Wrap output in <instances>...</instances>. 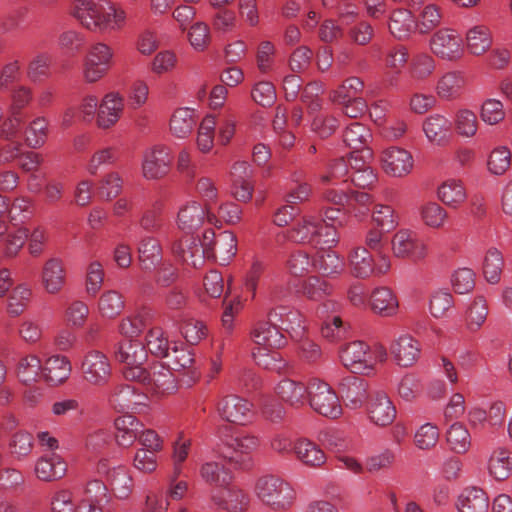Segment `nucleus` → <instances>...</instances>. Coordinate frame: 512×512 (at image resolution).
Masks as SVG:
<instances>
[{
    "mask_svg": "<svg viewBox=\"0 0 512 512\" xmlns=\"http://www.w3.org/2000/svg\"><path fill=\"white\" fill-rule=\"evenodd\" d=\"M34 471L42 481H55L66 474L67 464L60 455L51 452L37 460Z\"/></svg>",
    "mask_w": 512,
    "mask_h": 512,
    "instance_id": "nucleus-34",
    "label": "nucleus"
},
{
    "mask_svg": "<svg viewBox=\"0 0 512 512\" xmlns=\"http://www.w3.org/2000/svg\"><path fill=\"white\" fill-rule=\"evenodd\" d=\"M114 427L116 443L128 448L138 439L144 425L135 416L125 414L115 419Z\"/></svg>",
    "mask_w": 512,
    "mask_h": 512,
    "instance_id": "nucleus-31",
    "label": "nucleus"
},
{
    "mask_svg": "<svg viewBox=\"0 0 512 512\" xmlns=\"http://www.w3.org/2000/svg\"><path fill=\"white\" fill-rule=\"evenodd\" d=\"M209 503L216 510L244 512L250 505L249 495L233 482L219 489H212Z\"/></svg>",
    "mask_w": 512,
    "mask_h": 512,
    "instance_id": "nucleus-9",
    "label": "nucleus"
},
{
    "mask_svg": "<svg viewBox=\"0 0 512 512\" xmlns=\"http://www.w3.org/2000/svg\"><path fill=\"white\" fill-rule=\"evenodd\" d=\"M172 250L184 263L194 268L204 263L203 245L195 239L180 240L173 244Z\"/></svg>",
    "mask_w": 512,
    "mask_h": 512,
    "instance_id": "nucleus-42",
    "label": "nucleus"
},
{
    "mask_svg": "<svg viewBox=\"0 0 512 512\" xmlns=\"http://www.w3.org/2000/svg\"><path fill=\"white\" fill-rule=\"evenodd\" d=\"M33 99L31 88L20 85L13 89L11 93V104L8 109V116L4 121L3 132L6 136H17L25 121L23 109L30 104Z\"/></svg>",
    "mask_w": 512,
    "mask_h": 512,
    "instance_id": "nucleus-12",
    "label": "nucleus"
},
{
    "mask_svg": "<svg viewBox=\"0 0 512 512\" xmlns=\"http://www.w3.org/2000/svg\"><path fill=\"white\" fill-rule=\"evenodd\" d=\"M253 493L266 507L274 512H285L292 508L296 500V491L285 479L266 474L256 479Z\"/></svg>",
    "mask_w": 512,
    "mask_h": 512,
    "instance_id": "nucleus-2",
    "label": "nucleus"
},
{
    "mask_svg": "<svg viewBox=\"0 0 512 512\" xmlns=\"http://www.w3.org/2000/svg\"><path fill=\"white\" fill-rule=\"evenodd\" d=\"M84 380L93 386H104L112 375L109 358L99 350L88 351L81 362Z\"/></svg>",
    "mask_w": 512,
    "mask_h": 512,
    "instance_id": "nucleus-13",
    "label": "nucleus"
},
{
    "mask_svg": "<svg viewBox=\"0 0 512 512\" xmlns=\"http://www.w3.org/2000/svg\"><path fill=\"white\" fill-rule=\"evenodd\" d=\"M285 237L295 243L319 245L327 244L329 247L337 242L335 229L324 224L320 216L304 214L286 232Z\"/></svg>",
    "mask_w": 512,
    "mask_h": 512,
    "instance_id": "nucleus-3",
    "label": "nucleus"
},
{
    "mask_svg": "<svg viewBox=\"0 0 512 512\" xmlns=\"http://www.w3.org/2000/svg\"><path fill=\"white\" fill-rule=\"evenodd\" d=\"M348 267L353 277L368 279L374 274V257L362 246L353 248L347 257Z\"/></svg>",
    "mask_w": 512,
    "mask_h": 512,
    "instance_id": "nucleus-36",
    "label": "nucleus"
},
{
    "mask_svg": "<svg viewBox=\"0 0 512 512\" xmlns=\"http://www.w3.org/2000/svg\"><path fill=\"white\" fill-rule=\"evenodd\" d=\"M298 461L309 468H321L327 461L325 452L319 445L307 438H300L293 445Z\"/></svg>",
    "mask_w": 512,
    "mask_h": 512,
    "instance_id": "nucleus-33",
    "label": "nucleus"
},
{
    "mask_svg": "<svg viewBox=\"0 0 512 512\" xmlns=\"http://www.w3.org/2000/svg\"><path fill=\"white\" fill-rule=\"evenodd\" d=\"M391 245L395 257L408 258L413 261L425 259L429 252L426 242L407 229L396 232Z\"/></svg>",
    "mask_w": 512,
    "mask_h": 512,
    "instance_id": "nucleus-15",
    "label": "nucleus"
},
{
    "mask_svg": "<svg viewBox=\"0 0 512 512\" xmlns=\"http://www.w3.org/2000/svg\"><path fill=\"white\" fill-rule=\"evenodd\" d=\"M52 56L48 53H38L29 62L27 76L33 82H40L50 75Z\"/></svg>",
    "mask_w": 512,
    "mask_h": 512,
    "instance_id": "nucleus-64",
    "label": "nucleus"
},
{
    "mask_svg": "<svg viewBox=\"0 0 512 512\" xmlns=\"http://www.w3.org/2000/svg\"><path fill=\"white\" fill-rule=\"evenodd\" d=\"M438 199L450 208H459L467 199L466 189L460 180L448 179L437 190Z\"/></svg>",
    "mask_w": 512,
    "mask_h": 512,
    "instance_id": "nucleus-44",
    "label": "nucleus"
},
{
    "mask_svg": "<svg viewBox=\"0 0 512 512\" xmlns=\"http://www.w3.org/2000/svg\"><path fill=\"white\" fill-rule=\"evenodd\" d=\"M381 164L387 175L404 177L412 172L414 158L408 150L398 146H390L382 151Z\"/></svg>",
    "mask_w": 512,
    "mask_h": 512,
    "instance_id": "nucleus-18",
    "label": "nucleus"
},
{
    "mask_svg": "<svg viewBox=\"0 0 512 512\" xmlns=\"http://www.w3.org/2000/svg\"><path fill=\"white\" fill-rule=\"evenodd\" d=\"M114 50L104 42H96L87 49L81 65L85 83L94 84L103 79L113 66Z\"/></svg>",
    "mask_w": 512,
    "mask_h": 512,
    "instance_id": "nucleus-4",
    "label": "nucleus"
},
{
    "mask_svg": "<svg viewBox=\"0 0 512 512\" xmlns=\"http://www.w3.org/2000/svg\"><path fill=\"white\" fill-rule=\"evenodd\" d=\"M371 138L372 134L369 128L359 122L350 123L343 132V141L353 150L354 155L364 151Z\"/></svg>",
    "mask_w": 512,
    "mask_h": 512,
    "instance_id": "nucleus-46",
    "label": "nucleus"
},
{
    "mask_svg": "<svg viewBox=\"0 0 512 512\" xmlns=\"http://www.w3.org/2000/svg\"><path fill=\"white\" fill-rule=\"evenodd\" d=\"M341 363L353 373H369L374 368L373 355L363 341L349 342L339 349Z\"/></svg>",
    "mask_w": 512,
    "mask_h": 512,
    "instance_id": "nucleus-14",
    "label": "nucleus"
},
{
    "mask_svg": "<svg viewBox=\"0 0 512 512\" xmlns=\"http://www.w3.org/2000/svg\"><path fill=\"white\" fill-rule=\"evenodd\" d=\"M451 128V121L446 116L438 113L429 115L422 124L427 140L438 146H443L449 141Z\"/></svg>",
    "mask_w": 512,
    "mask_h": 512,
    "instance_id": "nucleus-30",
    "label": "nucleus"
},
{
    "mask_svg": "<svg viewBox=\"0 0 512 512\" xmlns=\"http://www.w3.org/2000/svg\"><path fill=\"white\" fill-rule=\"evenodd\" d=\"M107 481L111 491L119 499H127L134 489L132 476L125 466H117L109 470Z\"/></svg>",
    "mask_w": 512,
    "mask_h": 512,
    "instance_id": "nucleus-45",
    "label": "nucleus"
},
{
    "mask_svg": "<svg viewBox=\"0 0 512 512\" xmlns=\"http://www.w3.org/2000/svg\"><path fill=\"white\" fill-rule=\"evenodd\" d=\"M489 505L487 493L476 486L464 488L456 500L458 512H488Z\"/></svg>",
    "mask_w": 512,
    "mask_h": 512,
    "instance_id": "nucleus-32",
    "label": "nucleus"
},
{
    "mask_svg": "<svg viewBox=\"0 0 512 512\" xmlns=\"http://www.w3.org/2000/svg\"><path fill=\"white\" fill-rule=\"evenodd\" d=\"M466 43L471 54L477 56L484 54L492 45L489 29L482 25L469 29L466 34Z\"/></svg>",
    "mask_w": 512,
    "mask_h": 512,
    "instance_id": "nucleus-52",
    "label": "nucleus"
},
{
    "mask_svg": "<svg viewBox=\"0 0 512 512\" xmlns=\"http://www.w3.org/2000/svg\"><path fill=\"white\" fill-rule=\"evenodd\" d=\"M172 163L170 148L156 145L147 149L142 160V174L147 180H158L165 177Z\"/></svg>",
    "mask_w": 512,
    "mask_h": 512,
    "instance_id": "nucleus-17",
    "label": "nucleus"
},
{
    "mask_svg": "<svg viewBox=\"0 0 512 512\" xmlns=\"http://www.w3.org/2000/svg\"><path fill=\"white\" fill-rule=\"evenodd\" d=\"M454 308V298L448 290L439 289L432 293L429 301V312L436 318L448 317Z\"/></svg>",
    "mask_w": 512,
    "mask_h": 512,
    "instance_id": "nucleus-59",
    "label": "nucleus"
},
{
    "mask_svg": "<svg viewBox=\"0 0 512 512\" xmlns=\"http://www.w3.org/2000/svg\"><path fill=\"white\" fill-rule=\"evenodd\" d=\"M416 27L415 18L409 10L397 9L391 13L388 28L396 39H407Z\"/></svg>",
    "mask_w": 512,
    "mask_h": 512,
    "instance_id": "nucleus-43",
    "label": "nucleus"
},
{
    "mask_svg": "<svg viewBox=\"0 0 512 512\" xmlns=\"http://www.w3.org/2000/svg\"><path fill=\"white\" fill-rule=\"evenodd\" d=\"M147 356V350L143 343L132 339L121 341L115 351L117 361L125 364L123 376L130 381L145 377L143 365Z\"/></svg>",
    "mask_w": 512,
    "mask_h": 512,
    "instance_id": "nucleus-8",
    "label": "nucleus"
},
{
    "mask_svg": "<svg viewBox=\"0 0 512 512\" xmlns=\"http://www.w3.org/2000/svg\"><path fill=\"white\" fill-rule=\"evenodd\" d=\"M268 316L270 320L279 323L280 331H286L294 339L303 337L305 331L304 317L298 310L286 306H277L269 311Z\"/></svg>",
    "mask_w": 512,
    "mask_h": 512,
    "instance_id": "nucleus-21",
    "label": "nucleus"
},
{
    "mask_svg": "<svg viewBox=\"0 0 512 512\" xmlns=\"http://www.w3.org/2000/svg\"><path fill=\"white\" fill-rule=\"evenodd\" d=\"M139 261L142 269L151 270L162 259L159 241L151 236L141 239L138 245Z\"/></svg>",
    "mask_w": 512,
    "mask_h": 512,
    "instance_id": "nucleus-50",
    "label": "nucleus"
},
{
    "mask_svg": "<svg viewBox=\"0 0 512 512\" xmlns=\"http://www.w3.org/2000/svg\"><path fill=\"white\" fill-rule=\"evenodd\" d=\"M70 14L85 29L95 33L119 31L127 21L125 9L109 0H75Z\"/></svg>",
    "mask_w": 512,
    "mask_h": 512,
    "instance_id": "nucleus-1",
    "label": "nucleus"
},
{
    "mask_svg": "<svg viewBox=\"0 0 512 512\" xmlns=\"http://www.w3.org/2000/svg\"><path fill=\"white\" fill-rule=\"evenodd\" d=\"M465 84L466 79L463 72L448 71L439 77L435 91L442 100H455L460 97Z\"/></svg>",
    "mask_w": 512,
    "mask_h": 512,
    "instance_id": "nucleus-35",
    "label": "nucleus"
},
{
    "mask_svg": "<svg viewBox=\"0 0 512 512\" xmlns=\"http://www.w3.org/2000/svg\"><path fill=\"white\" fill-rule=\"evenodd\" d=\"M216 411L222 420L237 425L250 423L254 415L253 404L236 394H227L220 398Z\"/></svg>",
    "mask_w": 512,
    "mask_h": 512,
    "instance_id": "nucleus-10",
    "label": "nucleus"
},
{
    "mask_svg": "<svg viewBox=\"0 0 512 512\" xmlns=\"http://www.w3.org/2000/svg\"><path fill=\"white\" fill-rule=\"evenodd\" d=\"M368 305L380 317H394L399 312V299L388 286H377L369 294Z\"/></svg>",
    "mask_w": 512,
    "mask_h": 512,
    "instance_id": "nucleus-22",
    "label": "nucleus"
},
{
    "mask_svg": "<svg viewBox=\"0 0 512 512\" xmlns=\"http://www.w3.org/2000/svg\"><path fill=\"white\" fill-rule=\"evenodd\" d=\"M152 318L151 310L143 308L123 318L119 324V331L126 337H137L150 324Z\"/></svg>",
    "mask_w": 512,
    "mask_h": 512,
    "instance_id": "nucleus-49",
    "label": "nucleus"
},
{
    "mask_svg": "<svg viewBox=\"0 0 512 512\" xmlns=\"http://www.w3.org/2000/svg\"><path fill=\"white\" fill-rule=\"evenodd\" d=\"M108 402L119 412L141 413L148 407L149 398L130 384H118L109 392Z\"/></svg>",
    "mask_w": 512,
    "mask_h": 512,
    "instance_id": "nucleus-11",
    "label": "nucleus"
},
{
    "mask_svg": "<svg viewBox=\"0 0 512 512\" xmlns=\"http://www.w3.org/2000/svg\"><path fill=\"white\" fill-rule=\"evenodd\" d=\"M420 344L409 334L400 335L390 345V353L397 365L410 367L420 357Z\"/></svg>",
    "mask_w": 512,
    "mask_h": 512,
    "instance_id": "nucleus-26",
    "label": "nucleus"
},
{
    "mask_svg": "<svg viewBox=\"0 0 512 512\" xmlns=\"http://www.w3.org/2000/svg\"><path fill=\"white\" fill-rule=\"evenodd\" d=\"M301 291L308 299L319 301L332 293L333 286L324 279L311 276L303 281Z\"/></svg>",
    "mask_w": 512,
    "mask_h": 512,
    "instance_id": "nucleus-63",
    "label": "nucleus"
},
{
    "mask_svg": "<svg viewBox=\"0 0 512 512\" xmlns=\"http://www.w3.org/2000/svg\"><path fill=\"white\" fill-rule=\"evenodd\" d=\"M199 476L213 489H219L234 481L232 470L223 461L217 460L204 461L199 467Z\"/></svg>",
    "mask_w": 512,
    "mask_h": 512,
    "instance_id": "nucleus-27",
    "label": "nucleus"
},
{
    "mask_svg": "<svg viewBox=\"0 0 512 512\" xmlns=\"http://www.w3.org/2000/svg\"><path fill=\"white\" fill-rule=\"evenodd\" d=\"M504 266L502 253L496 248H490L484 257L483 275L490 284L499 283Z\"/></svg>",
    "mask_w": 512,
    "mask_h": 512,
    "instance_id": "nucleus-57",
    "label": "nucleus"
},
{
    "mask_svg": "<svg viewBox=\"0 0 512 512\" xmlns=\"http://www.w3.org/2000/svg\"><path fill=\"white\" fill-rule=\"evenodd\" d=\"M124 111V99L118 92H109L101 100L96 117L100 129L113 127Z\"/></svg>",
    "mask_w": 512,
    "mask_h": 512,
    "instance_id": "nucleus-25",
    "label": "nucleus"
},
{
    "mask_svg": "<svg viewBox=\"0 0 512 512\" xmlns=\"http://www.w3.org/2000/svg\"><path fill=\"white\" fill-rule=\"evenodd\" d=\"M208 234L214 237L209 248L213 257L222 265L228 264L237 253L236 236L230 231H223L215 236L214 231L209 229L204 233L205 241L209 239Z\"/></svg>",
    "mask_w": 512,
    "mask_h": 512,
    "instance_id": "nucleus-28",
    "label": "nucleus"
},
{
    "mask_svg": "<svg viewBox=\"0 0 512 512\" xmlns=\"http://www.w3.org/2000/svg\"><path fill=\"white\" fill-rule=\"evenodd\" d=\"M366 413L372 424L386 427L394 422L397 411L389 396L383 391H377L370 395Z\"/></svg>",
    "mask_w": 512,
    "mask_h": 512,
    "instance_id": "nucleus-20",
    "label": "nucleus"
},
{
    "mask_svg": "<svg viewBox=\"0 0 512 512\" xmlns=\"http://www.w3.org/2000/svg\"><path fill=\"white\" fill-rule=\"evenodd\" d=\"M217 121L213 115H206L198 128L197 148L200 152L209 153L214 146V137Z\"/></svg>",
    "mask_w": 512,
    "mask_h": 512,
    "instance_id": "nucleus-62",
    "label": "nucleus"
},
{
    "mask_svg": "<svg viewBox=\"0 0 512 512\" xmlns=\"http://www.w3.org/2000/svg\"><path fill=\"white\" fill-rule=\"evenodd\" d=\"M124 307L123 296L116 290L105 291L98 300V311L103 318L113 319L117 317Z\"/></svg>",
    "mask_w": 512,
    "mask_h": 512,
    "instance_id": "nucleus-54",
    "label": "nucleus"
},
{
    "mask_svg": "<svg viewBox=\"0 0 512 512\" xmlns=\"http://www.w3.org/2000/svg\"><path fill=\"white\" fill-rule=\"evenodd\" d=\"M436 70V61L433 56L428 53H417L413 56L409 73L411 78L423 81L431 77Z\"/></svg>",
    "mask_w": 512,
    "mask_h": 512,
    "instance_id": "nucleus-58",
    "label": "nucleus"
},
{
    "mask_svg": "<svg viewBox=\"0 0 512 512\" xmlns=\"http://www.w3.org/2000/svg\"><path fill=\"white\" fill-rule=\"evenodd\" d=\"M144 374L145 377L135 381L150 386L156 393L170 392L176 387L171 369L162 363H154L149 370L144 368Z\"/></svg>",
    "mask_w": 512,
    "mask_h": 512,
    "instance_id": "nucleus-29",
    "label": "nucleus"
},
{
    "mask_svg": "<svg viewBox=\"0 0 512 512\" xmlns=\"http://www.w3.org/2000/svg\"><path fill=\"white\" fill-rule=\"evenodd\" d=\"M314 266L324 275L332 276L341 274L345 263L335 251L328 249L318 252Z\"/></svg>",
    "mask_w": 512,
    "mask_h": 512,
    "instance_id": "nucleus-56",
    "label": "nucleus"
},
{
    "mask_svg": "<svg viewBox=\"0 0 512 512\" xmlns=\"http://www.w3.org/2000/svg\"><path fill=\"white\" fill-rule=\"evenodd\" d=\"M205 222L219 227L220 220L211 206L203 205L200 201L191 199L179 206L176 224L186 233L198 230Z\"/></svg>",
    "mask_w": 512,
    "mask_h": 512,
    "instance_id": "nucleus-7",
    "label": "nucleus"
},
{
    "mask_svg": "<svg viewBox=\"0 0 512 512\" xmlns=\"http://www.w3.org/2000/svg\"><path fill=\"white\" fill-rule=\"evenodd\" d=\"M251 339L257 346V352L253 351V357L259 365H263L265 368H269V363L267 360L262 361L260 357H268L267 352L279 349L286 343L276 321L269 318L255 322L251 330Z\"/></svg>",
    "mask_w": 512,
    "mask_h": 512,
    "instance_id": "nucleus-5",
    "label": "nucleus"
},
{
    "mask_svg": "<svg viewBox=\"0 0 512 512\" xmlns=\"http://www.w3.org/2000/svg\"><path fill=\"white\" fill-rule=\"evenodd\" d=\"M41 373L42 364L38 356L29 354L19 359L16 374L22 383L29 385L36 382Z\"/></svg>",
    "mask_w": 512,
    "mask_h": 512,
    "instance_id": "nucleus-53",
    "label": "nucleus"
},
{
    "mask_svg": "<svg viewBox=\"0 0 512 512\" xmlns=\"http://www.w3.org/2000/svg\"><path fill=\"white\" fill-rule=\"evenodd\" d=\"M258 437L250 434H241L232 437L227 442V447L232 450L230 461L240 462L248 458L259 447Z\"/></svg>",
    "mask_w": 512,
    "mask_h": 512,
    "instance_id": "nucleus-48",
    "label": "nucleus"
},
{
    "mask_svg": "<svg viewBox=\"0 0 512 512\" xmlns=\"http://www.w3.org/2000/svg\"><path fill=\"white\" fill-rule=\"evenodd\" d=\"M488 303L483 295H476L467 305L463 314L465 328L470 333L479 331L488 316Z\"/></svg>",
    "mask_w": 512,
    "mask_h": 512,
    "instance_id": "nucleus-37",
    "label": "nucleus"
},
{
    "mask_svg": "<svg viewBox=\"0 0 512 512\" xmlns=\"http://www.w3.org/2000/svg\"><path fill=\"white\" fill-rule=\"evenodd\" d=\"M307 403L314 412L329 419H338L343 413L337 392L318 378L310 380Z\"/></svg>",
    "mask_w": 512,
    "mask_h": 512,
    "instance_id": "nucleus-6",
    "label": "nucleus"
},
{
    "mask_svg": "<svg viewBox=\"0 0 512 512\" xmlns=\"http://www.w3.org/2000/svg\"><path fill=\"white\" fill-rule=\"evenodd\" d=\"M67 282V273L62 259L53 257L46 260L41 271V283L46 293L59 294Z\"/></svg>",
    "mask_w": 512,
    "mask_h": 512,
    "instance_id": "nucleus-24",
    "label": "nucleus"
},
{
    "mask_svg": "<svg viewBox=\"0 0 512 512\" xmlns=\"http://www.w3.org/2000/svg\"><path fill=\"white\" fill-rule=\"evenodd\" d=\"M488 474L497 481H504L512 473V458L505 447L495 448L487 460Z\"/></svg>",
    "mask_w": 512,
    "mask_h": 512,
    "instance_id": "nucleus-38",
    "label": "nucleus"
},
{
    "mask_svg": "<svg viewBox=\"0 0 512 512\" xmlns=\"http://www.w3.org/2000/svg\"><path fill=\"white\" fill-rule=\"evenodd\" d=\"M349 165L351 169L349 179L356 187L371 189L376 184V173L363 161L362 157L359 158L358 155L350 153Z\"/></svg>",
    "mask_w": 512,
    "mask_h": 512,
    "instance_id": "nucleus-41",
    "label": "nucleus"
},
{
    "mask_svg": "<svg viewBox=\"0 0 512 512\" xmlns=\"http://www.w3.org/2000/svg\"><path fill=\"white\" fill-rule=\"evenodd\" d=\"M338 392L350 409H359L365 400L368 401V384L357 376H347L338 383Z\"/></svg>",
    "mask_w": 512,
    "mask_h": 512,
    "instance_id": "nucleus-23",
    "label": "nucleus"
},
{
    "mask_svg": "<svg viewBox=\"0 0 512 512\" xmlns=\"http://www.w3.org/2000/svg\"><path fill=\"white\" fill-rule=\"evenodd\" d=\"M445 439L449 450L455 454L467 453L472 445L471 434L462 422H453L445 432Z\"/></svg>",
    "mask_w": 512,
    "mask_h": 512,
    "instance_id": "nucleus-40",
    "label": "nucleus"
},
{
    "mask_svg": "<svg viewBox=\"0 0 512 512\" xmlns=\"http://www.w3.org/2000/svg\"><path fill=\"white\" fill-rule=\"evenodd\" d=\"M310 382L308 384L292 379L283 378L274 387L278 399L293 409H302L307 404Z\"/></svg>",
    "mask_w": 512,
    "mask_h": 512,
    "instance_id": "nucleus-19",
    "label": "nucleus"
},
{
    "mask_svg": "<svg viewBox=\"0 0 512 512\" xmlns=\"http://www.w3.org/2000/svg\"><path fill=\"white\" fill-rule=\"evenodd\" d=\"M194 110L184 107L174 111L170 119V131L178 138H185L195 126Z\"/></svg>",
    "mask_w": 512,
    "mask_h": 512,
    "instance_id": "nucleus-51",
    "label": "nucleus"
},
{
    "mask_svg": "<svg viewBox=\"0 0 512 512\" xmlns=\"http://www.w3.org/2000/svg\"><path fill=\"white\" fill-rule=\"evenodd\" d=\"M421 221L432 229L442 228L447 219V211L436 202H427L419 208Z\"/></svg>",
    "mask_w": 512,
    "mask_h": 512,
    "instance_id": "nucleus-60",
    "label": "nucleus"
},
{
    "mask_svg": "<svg viewBox=\"0 0 512 512\" xmlns=\"http://www.w3.org/2000/svg\"><path fill=\"white\" fill-rule=\"evenodd\" d=\"M351 174L349 158H336L330 161L325 172L320 176V181L324 184H337L338 182H347L346 176Z\"/></svg>",
    "mask_w": 512,
    "mask_h": 512,
    "instance_id": "nucleus-61",
    "label": "nucleus"
},
{
    "mask_svg": "<svg viewBox=\"0 0 512 512\" xmlns=\"http://www.w3.org/2000/svg\"><path fill=\"white\" fill-rule=\"evenodd\" d=\"M71 370V363L66 356L54 355L46 360L41 375L46 382L58 385L69 378Z\"/></svg>",
    "mask_w": 512,
    "mask_h": 512,
    "instance_id": "nucleus-39",
    "label": "nucleus"
},
{
    "mask_svg": "<svg viewBox=\"0 0 512 512\" xmlns=\"http://www.w3.org/2000/svg\"><path fill=\"white\" fill-rule=\"evenodd\" d=\"M49 124L44 116L34 118L27 126L25 140L29 147L37 149L42 147L48 138Z\"/></svg>",
    "mask_w": 512,
    "mask_h": 512,
    "instance_id": "nucleus-55",
    "label": "nucleus"
},
{
    "mask_svg": "<svg viewBox=\"0 0 512 512\" xmlns=\"http://www.w3.org/2000/svg\"><path fill=\"white\" fill-rule=\"evenodd\" d=\"M32 288L27 283L16 285L7 299L6 310L9 316L18 317L27 309L32 299Z\"/></svg>",
    "mask_w": 512,
    "mask_h": 512,
    "instance_id": "nucleus-47",
    "label": "nucleus"
},
{
    "mask_svg": "<svg viewBox=\"0 0 512 512\" xmlns=\"http://www.w3.org/2000/svg\"><path fill=\"white\" fill-rule=\"evenodd\" d=\"M430 49L438 58L457 61L464 54L462 37L452 29H440L430 39Z\"/></svg>",
    "mask_w": 512,
    "mask_h": 512,
    "instance_id": "nucleus-16",
    "label": "nucleus"
}]
</instances>
